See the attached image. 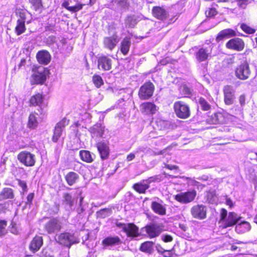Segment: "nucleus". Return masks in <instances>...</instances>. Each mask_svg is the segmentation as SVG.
Segmentation results:
<instances>
[{"label":"nucleus","instance_id":"nucleus-29","mask_svg":"<svg viewBox=\"0 0 257 257\" xmlns=\"http://www.w3.org/2000/svg\"><path fill=\"white\" fill-rule=\"evenodd\" d=\"M251 229V225L247 221H242L238 223L235 226V231L239 234L244 233L249 231Z\"/></svg>","mask_w":257,"mask_h":257},{"label":"nucleus","instance_id":"nucleus-63","mask_svg":"<svg viewBox=\"0 0 257 257\" xmlns=\"http://www.w3.org/2000/svg\"><path fill=\"white\" fill-rule=\"evenodd\" d=\"M239 103H240L241 105H244L245 104V96L243 95H241L240 96L239 98Z\"/></svg>","mask_w":257,"mask_h":257},{"label":"nucleus","instance_id":"nucleus-14","mask_svg":"<svg viewBox=\"0 0 257 257\" xmlns=\"http://www.w3.org/2000/svg\"><path fill=\"white\" fill-rule=\"evenodd\" d=\"M112 59L107 56H101L98 58V69L103 71H108L111 69Z\"/></svg>","mask_w":257,"mask_h":257},{"label":"nucleus","instance_id":"nucleus-36","mask_svg":"<svg viewBox=\"0 0 257 257\" xmlns=\"http://www.w3.org/2000/svg\"><path fill=\"white\" fill-rule=\"evenodd\" d=\"M117 42L116 38L114 37H106L103 41L105 47L111 50L114 48Z\"/></svg>","mask_w":257,"mask_h":257},{"label":"nucleus","instance_id":"nucleus-52","mask_svg":"<svg viewBox=\"0 0 257 257\" xmlns=\"http://www.w3.org/2000/svg\"><path fill=\"white\" fill-rule=\"evenodd\" d=\"M109 211V209L107 208L101 209L100 210L97 212V215L98 217L104 218L106 216V213Z\"/></svg>","mask_w":257,"mask_h":257},{"label":"nucleus","instance_id":"nucleus-24","mask_svg":"<svg viewBox=\"0 0 257 257\" xmlns=\"http://www.w3.org/2000/svg\"><path fill=\"white\" fill-rule=\"evenodd\" d=\"M236 35L234 30L231 29H226L221 31L216 38V41L218 42L224 39H228L234 37Z\"/></svg>","mask_w":257,"mask_h":257},{"label":"nucleus","instance_id":"nucleus-61","mask_svg":"<svg viewBox=\"0 0 257 257\" xmlns=\"http://www.w3.org/2000/svg\"><path fill=\"white\" fill-rule=\"evenodd\" d=\"M19 185H20V186H21L22 187L23 191H26L27 186V184L25 181L19 180Z\"/></svg>","mask_w":257,"mask_h":257},{"label":"nucleus","instance_id":"nucleus-44","mask_svg":"<svg viewBox=\"0 0 257 257\" xmlns=\"http://www.w3.org/2000/svg\"><path fill=\"white\" fill-rule=\"evenodd\" d=\"M199 104L201 109L204 111L209 110L211 107L210 105L202 97L199 98Z\"/></svg>","mask_w":257,"mask_h":257},{"label":"nucleus","instance_id":"nucleus-6","mask_svg":"<svg viewBox=\"0 0 257 257\" xmlns=\"http://www.w3.org/2000/svg\"><path fill=\"white\" fill-rule=\"evenodd\" d=\"M155 86L150 81L146 82L140 88L139 96L140 99L146 100L149 99L153 94Z\"/></svg>","mask_w":257,"mask_h":257},{"label":"nucleus","instance_id":"nucleus-9","mask_svg":"<svg viewBox=\"0 0 257 257\" xmlns=\"http://www.w3.org/2000/svg\"><path fill=\"white\" fill-rule=\"evenodd\" d=\"M196 196L195 190L181 192L174 196V199L182 204H187L193 201Z\"/></svg>","mask_w":257,"mask_h":257},{"label":"nucleus","instance_id":"nucleus-26","mask_svg":"<svg viewBox=\"0 0 257 257\" xmlns=\"http://www.w3.org/2000/svg\"><path fill=\"white\" fill-rule=\"evenodd\" d=\"M153 16L161 20H166L169 16L166 10L160 7H154L152 9Z\"/></svg>","mask_w":257,"mask_h":257},{"label":"nucleus","instance_id":"nucleus-50","mask_svg":"<svg viewBox=\"0 0 257 257\" xmlns=\"http://www.w3.org/2000/svg\"><path fill=\"white\" fill-rule=\"evenodd\" d=\"M60 205L59 204L55 203L49 209L50 214L55 215L58 213L59 211Z\"/></svg>","mask_w":257,"mask_h":257},{"label":"nucleus","instance_id":"nucleus-15","mask_svg":"<svg viewBox=\"0 0 257 257\" xmlns=\"http://www.w3.org/2000/svg\"><path fill=\"white\" fill-rule=\"evenodd\" d=\"M226 47L229 49L240 51L243 49L244 43L242 39L236 38L228 41L226 44Z\"/></svg>","mask_w":257,"mask_h":257},{"label":"nucleus","instance_id":"nucleus-54","mask_svg":"<svg viewBox=\"0 0 257 257\" xmlns=\"http://www.w3.org/2000/svg\"><path fill=\"white\" fill-rule=\"evenodd\" d=\"M227 210L224 208H222L220 212V221H223L224 222L227 217Z\"/></svg>","mask_w":257,"mask_h":257},{"label":"nucleus","instance_id":"nucleus-46","mask_svg":"<svg viewBox=\"0 0 257 257\" xmlns=\"http://www.w3.org/2000/svg\"><path fill=\"white\" fill-rule=\"evenodd\" d=\"M181 91L182 93L186 95L187 97H190L192 95L193 90L186 85H184L181 87Z\"/></svg>","mask_w":257,"mask_h":257},{"label":"nucleus","instance_id":"nucleus-58","mask_svg":"<svg viewBox=\"0 0 257 257\" xmlns=\"http://www.w3.org/2000/svg\"><path fill=\"white\" fill-rule=\"evenodd\" d=\"M8 203H5L3 204H0V213L5 212L8 207Z\"/></svg>","mask_w":257,"mask_h":257},{"label":"nucleus","instance_id":"nucleus-62","mask_svg":"<svg viewBox=\"0 0 257 257\" xmlns=\"http://www.w3.org/2000/svg\"><path fill=\"white\" fill-rule=\"evenodd\" d=\"M156 250H157V251L160 253H162L163 252H164L165 250L162 246L160 244H157L156 245Z\"/></svg>","mask_w":257,"mask_h":257},{"label":"nucleus","instance_id":"nucleus-53","mask_svg":"<svg viewBox=\"0 0 257 257\" xmlns=\"http://www.w3.org/2000/svg\"><path fill=\"white\" fill-rule=\"evenodd\" d=\"M205 14L207 17H212L217 14V11L215 8H210L206 11Z\"/></svg>","mask_w":257,"mask_h":257},{"label":"nucleus","instance_id":"nucleus-38","mask_svg":"<svg viewBox=\"0 0 257 257\" xmlns=\"http://www.w3.org/2000/svg\"><path fill=\"white\" fill-rule=\"evenodd\" d=\"M154 242L152 241H146L142 244L140 250L144 252L152 254L154 251Z\"/></svg>","mask_w":257,"mask_h":257},{"label":"nucleus","instance_id":"nucleus-40","mask_svg":"<svg viewBox=\"0 0 257 257\" xmlns=\"http://www.w3.org/2000/svg\"><path fill=\"white\" fill-rule=\"evenodd\" d=\"M38 113L36 112L31 113L29 117L28 126L29 128H35L37 126L38 122L37 119V115Z\"/></svg>","mask_w":257,"mask_h":257},{"label":"nucleus","instance_id":"nucleus-37","mask_svg":"<svg viewBox=\"0 0 257 257\" xmlns=\"http://www.w3.org/2000/svg\"><path fill=\"white\" fill-rule=\"evenodd\" d=\"M150 186L147 184L146 182H144V180L138 183H136L133 185V188L139 193H145L146 191L149 189Z\"/></svg>","mask_w":257,"mask_h":257},{"label":"nucleus","instance_id":"nucleus-8","mask_svg":"<svg viewBox=\"0 0 257 257\" xmlns=\"http://www.w3.org/2000/svg\"><path fill=\"white\" fill-rule=\"evenodd\" d=\"M213 46L212 45L203 46L195 53L197 60L199 62L205 61L211 56Z\"/></svg>","mask_w":257,"mask_h":257},{"label":"nucleus","instance_id":"nucleus-5","mask_svg":"<svg viewBox=\"0 0 257 257\" xmlns=\"http://www.w3.org/2000/svg\"><path fill=\"white\" fill-rule=\"evenodd\" d=\"M174 109L176 115L179 118L185 119L190 115L189 106L183 101H178L175 102Z\"/></svg>","mask_w":257,"mask_h":257},{"label":"nucleus","instance_id":"nucleus-18","mask_svg":"<svg viewBox=\"0 0 257 257\" xmlns=\"http://www.w3.org/2000/svg\"><path fill=\"white\" fill-rule=\"evenodd\" d=\"M62 204L67 211H72L74 209V199L72 195L68 193H64L63 195Z\"/></svg>","mask_w":257,"mask_h":257},{"label":"nucleus","instance_id":"nucleus-43","mask_svg":"<svg viewBox=\"0 0 257 257\" xmlns=\"http://www.w3.org/2000/svg\"><path fill=\"white\" fill-rule=\"evenodd\" d=\"M30 3L35 11H37L43 7L42 0H29Z\"/></svg>","mask_w":257,"mask_h":257},{"label":"nucleus","instance_id":"nucleus-7","mask_svg":"<svg viewBox=\"0 0 257 257\" xmlns=\"http://www.w3.org/2000/svg\"><path fill=\"white\" fill-rule=\"evenodd\" d=\"M17 158L20 162L27 167L34 166L36 163L35 155L27 151L20 152Z\"/></svg>","mask_w":257,"mask_h":257},{"label":"nucleus","instance_id":"nucleus-35","mask_svg":"<svg viewBox=\"0 0 257 257\" xmlns=\"http://www.w3.org/2000/svg\"><path fill=\"white\" fill-rule=\"evenodd\" d=\"M33 77L36 83L42 84L46 79L45 72L43 70H38L33 74Z\"/></svg>","mask_w":257,"mask_h":257},{"label":"nucleus","instance_id":"nucleus-31","mask_svg":"<svg viewBox=\"0 0 257 257\" xmlns=\"http://www.w3.org/2000/svg\"><path fill=\"white\" fill-rule=\"evenodd\" d=\"M131 45V42L130 37H125L123 38L120 44V51L123 55H126L128 54Z\"/></svg>","mask_w":257,"mask_h":257},{"label":"nucleus","instance_id":"nucleus-49","mask_svg":"<svg viewBox=\"0 0 257 257\" xmlns=\"http://www.w3.org/2000/svg\"><path fill=\"white\" fill-rule=\"evenodd\" d=\"M7 222L5 220L0 221V237L4 236L6 233V227Z\"/></svg>","mask_w":257,"mask_h":257},{"label":"nucleus","instance_id":"nucleus-56","mask_svg":"<svg viewBox=\"0 0 257 257\" xmlns=\"http://www.w3.org/2000/svg\"><path fill=\"white\" fill-rule=\"evenodd\" d=\"M56 37L54 36H49L46 40V43L48 45H51L56 42Z\"/></svg>","mask_w":257,"mask_h":257},{"label":"nucleus","instance_id":"nucleus-12","mask_svg":"<svg viewBox=\"0 0 257 257\" xmlns=\"http://www.w3.org/2000/svg\"><path fill=\"white\" fill-rule=\"evenodd\" d=\"M191 213L194 218L203 219L206 217V207L203 205H196L191 209Z\"/></svg>","mask_w":257,"mask_h":257},{"label":"nucleus","instance_id":"nucleus-57","mask_svg":"<svg viewBox=\"0 0 257 257\" xmlns=\"http://www.w3.org/2000/svg\"><path fill=\"white\" fill-rule=\"evenodd\" d=\"M162 239L165 242H170L173 240L172 237L170 235H162Z\"/></svg>","mask_w":257,"mask_h":257},{"label":"nucleus","instance_id":"nucleus-64","mask_svg":"<svg viewBox=\"0 0 257 257\" xmlns=\"http://www.w3.org/2000/svg\"><path fill=\"white\" fill-rule=\"evenodd\" d=\"M162 254L165 257H170L171 256V252L170 250H165Z\"/></svg>","mask_w":257,"mask_h":257},{"label":"nucleus","instance_id":"nucleus-48","mask_svg":"<svg viewBox=\"0 0 257 257\" xmlns=\"http://www.w3.org/2000/svg\"><path fill=\"white\" fill-rule=\"evenodd\" d=\"M241 29L246 33L252 34L255 33V30L245 24H242L240 26Z\"/></svg>","mask_w":257,"mask_h":257},{"label":"nucleus","instance_id":"nucleus-23","mask_svg":"<svg viewBox=\"0 0 257 257\" xmlns=\"http://www.w3.org/2000/svg\"><path fill=\"white\" fill-rule=\"evenodd\" d=\"M38 61L39 63L43 65L48 64L51 60V55L46 50H41L39 51L36 55Z\"/></svg>","mask_w":257,"mask_h":257},{"label":"nucleus","instance_id":"nucleus-42","mask_svg":"<svg viewBox=\"0 0 257 257\" xmlns=\"http://www.w3.org/2000/svg\"><path fill=\"white\" fill-rule=\"evenodd\" d=\"M112 3L122 10H126L129 7L127 0H112Z\"/></svg>","mask_w":257,"mask_h":257},{"label":"nucleus","instance_id":"nucleus-28","mask_svg":"<svg viewBox=\"0 0 257 257\" xmlns=\"http://www.w3.org/2000/svg\"><path fill=\"white\" fill-rule=\"evenodd\" d=\"M225 121V118L221 113H214L209 116L207 122L210 124L222 123Z\"/></svg>","mask_w":257,"mask_h":257},{"label":"nucleus","instance_id":"nucleus-41","mask_svg":"<svg viewBox=\"0 0 257 257\" xmlns=\"http://www.w3.org/2000/svg\"><path fill=\"white\" fill-rule=\"evenodd\" d=\"M79 155L81 160L87 163H91L93 159L90 154V152L86 150H82L79 152Z\"/></svg>","mask_w":257,"mask_h":257},{"label":"nucleus","instance_id":"nucleus-11","mask_svg":"<svg viewBox=\"0 0 257 257\" xmlns=\"http://www.w3.org/2000/svg\"><path fill=\"white\" fill-rule=\"evenodd\" d=\"M69 120L66 118H63L58 122L55 127L53 136L52 140L53 142L56 143L62 135V132L65 127L69 123Z\"/></svg>","mask_w":257,"mask_h":257},{"label":"nucleus","instance_id":"nucleus-2","mask_svg":"<svg viewBox=\"0 0 257 257\" xmlns=\"http://www.w3.org/2000/svg\"><path fill=\"white\" fill-rule=\"evenodd\" d=\"M62 226V222L60 218L52 217L45 223L44 228L49 234H54L59 232Z\"/></svg>","mask_w":257,"mask_h":257},{"label":"nucleus","instance_id":"nucleus-33","mask_svg":"<svg viewBox=\"0 0 257 257\" xmlns=\"http://www.w3.org/2000/svg\"><path fill=\"white\" fill-rule=\"evenodd\" d=\"M21 17L22 18V20H18L15 28V33L18 36L24 33L26 30L25 27V18L23 16H21Z\"/></svg>","mask_w":257,"mask_h":257},{"label":"nucleus","instance_id":"nucleus-17","mask_svg":"<svg viewBox=\"0 0 257 257\" xmlns=\"http://www.w3.org/2000/svg\"><path fill=\"white\" fill-rule=\"evenodd\" d=\"M146 229L147 234L151 238L159 236L162 231V227L155 223L146 226Z\"/></svg>","mask_w":257,"mask_h":257},{"label":"nucleus","instance_id":"nucleus-4","mask_svg":"<svg viewBox=\"0 0 257 257\" xmlns=\"http://www.w3.org/2000/svg\"><path fill=\"white\" fill-rule=\"evenodd\" d=\"M117 227L121 229L128 237H136L139 236V228L134 223L116 222Z\"/></svg>","mask_w":257,"mask_h":257},{"label":"nucleus","instance_id":"nucleus-60","mask_svg":"<svg viewBox=\"0 0 257 257\" xmlns=\"http://www.w3.org/2000/svg\"><path fill=\"white\" fill-rule=\"evenodd\" d=\"M153 179H154L155 182H160L163 180V177L161 175H158L153 176Z\"/></svg>","mask_w":257,"mask_h":257},{"label":"nucleus","instance_id":"nucleus-55","mask_svg":"<svg viewBox=\"0 0 257 257\" xmlns=\"http://www.w3.org/2000/svg\"><path fill=\"white\" fill-rule=\"evenodd\" d=\"M34 197V193H30L27 197V201L26 202V205H29V207L31 206V204H32V202Z\"/></svg>","mask_w":257,"mask_h":257},{"label":"nucleus","instance_id":"nucleus-27","mask_svg":"<svg viewBox=\"0 0 257 257\" xmlns=\"http://www.w3.org/2000/svg\"><path fill=\"white\" fill-rule=\"evenodd\" d=\"M151 208L156 214L160 215H165L166 214V204H163L157 201H153L151 203Z\"/></svg>","mask_w":257,"mask_h":257},{"label":"nucleus","instance_id":"nucleus-47","mask_svg":"<svg viewBox=\"0 0 257 257\" xmlns=\"http://www.w3.org/2000/svg\"><path fill=\"white\" fill-rule=\"evenodd\" d=\"M84 5L77 4L74 6H67V10L73 13H76L81 10Z\"/></svg>","mask_w":257,"mask_h":257},{"label":"nucleus","instance_id":"nucleus-22","mask_svg":"<svg viewBox=\"0 0 257 257\" xmlns=\"http://www.w3.org/2000/svg\"><path fill=\"white\" fill-rule=\"evenodd\" d=\"M224 102L226 104L230 105L233 103L234 98V91L232 87L230 86H226L224 89Z\"/></svg>","mask_w":257,"mask_h":257},{"label":"nucleus","instance_id":"nucleus-51","mask_svg":"<svg viewBox=\"0 0 257 257\" xmlns=\"http://www.w3.org/2000/svg\"><path fill=\"white\" fill-rule=\"evenodd\" d=\"M238 6L241 9H245L250 3L249 0H236Z\"/></svg>","mask_w":257,"mask_h":257},{"label":"nucleus","instance_id":"nucleus-30","mask_svg":"<svg viewBox=\"0 0 257 257\" xmlns=\"http://www.w3.org/2000/svg\"><path fill=\"white\" fill-rule=\"evenodd\" d=\"M143 112L146 114H154L157 111V106L152 102H145L142 104Z\"/></svg>","mask_w":257,"mask_h":257},{"label":"nucleus","instance_id":"nucleus-19","mask_svg":"<svg viewBox=\"0 0 257 257\" xmlns=\"http://www.w3.org/2000/svg\"><path fill=\"white\" fill-rule=\"evenodd\" d=\"M96 147L101 158L103 160L107 159L109 155V149L107 143L102 141L99 142L96 144Z\"/></svg>","mask_w":257,"mask_h":257},{"label":"nucleus","instance_id":"nucleus-20","mask_svg":"<svg viewBox=\"0 0 257 257\" xmlns=\"http://www.w3.org/2000/svg\"><path fill=\"white\" fill-rule=\"evenodd\" d=\"M43 244V237L41 236H35L29 244V249L33 252L38 251Z\"/></svg>","mask_w":257,"mask_h":257},{"label":"nucleus","instance_id":"nucleus-25","mask_svg":"<svg viewBox=\"0 0 257 257\" xmlns=\"http://www.w3.org/2000/svg\"><path fill=\"white\" fill-rule=\"evenodd\" d=\"M43 101V97L42 94L40 93L36 94L32 96L30 100V103L31 105L36 106L37 105L40 107V110L38 109L40 114H43L45 111L44 109L42 108L41 105L42 104Z\"/></svg>","mask_w":257,"mask_h":257},{"label":"nucleus","instance_id":"nucleus-3","mask_svg":"<svg viewBox=\"0 0 257 257\" xmlns=\"http://www.w3.org/2000/svg\"><path fill=\"white\" fill-rule=\"evenodd\" d=\"M117 227L121 229L128 237H136L139 236V228L134 223L116 222Z\"/></svg>","mask_w":257,"mask_h":257},{"label":"nucleus","instance_id":"nucleus-16","mask_svg":"<svg viewBox=\"0 0 257 257\" xmlns=\"http://www.w3.org/2000/svg\"><path fill=\"white\" fill-rule=\"evenodd\" d=\"M92 138H102L105 132V126L101 123H97L89 129Z\"/></svg>","mask_w":257,"mask_h":257},{"label":"nucleus","instance_id":"nucleus-21","mask_svg":"<svg viewBox=\"0 0 257 257\" xmlns=\"http://www.w3.org/2000/svg\"><path fill=\"white\" fill-rule=\"evenodd\" d=\"M240 218L241 217L238 216L236 213L229 212L227 217L223 222V227L227 228L234 225L238 222Z\"/></svg>","mask_w":257,"mask_h":257},{"label":"nucleus","instance_id":"nucleus-34","mask_svg":"<svg viewBox=\"0 0 257 257\" xmlns=\"http://www.w3.org/2000/svg\"><path fill=\"white\" fill-rule=\"evenodd\" d=\"M124 21L126 28H134L138 23L137 17L134 15L127 16Z\"/></svg>","mask_w":257,"mask_h":257},{"label":"nucleus","instance_id":"nucleus-13","mask_svg":"<svg viewBox=\"0 0 257 257\" xmlns=\"http://www.w3.org/2000/svg\"><path fill=\"white\" fill-rule=\"evenodd\" d=\"M121 243L122 241L121 239L116 235L107 236L102 241V245L104 249L116 245H119Z\"/></svg>","mask_w":257,"mask_h":257},{"label":"nucleus","instance_id":"nucleus-59","mask_svg":"<svg viewBox=\"0 0 257 257\" xmlns=\"http://www.w3.org/2000/svg\"><path fill=\"white\" fill-rule=\"evenodd\" d=\"M165 167L171 170H177L178 169V167L176 165H170L168 164H164Z\"/></svg>","mask_w":257,"mask_h":257},{"label":"nucleus","instance_id":"nucleus-39","mask_svg":"<svg viewBox=\"0 0 257 257\" xmlns=\"http://www.w3.org/2000/svg\"><path fill=\"white\" fill-rule=\"evenodd\" d=\"M14 197L13 190L10 188H4L0 194V200L6 199H12Z\"/></svg>","mask_w":257,"mask_h":257},{"label":"nucleus","instance_id":"nucleus-10","mask_svg":"<svg viewBox=\"0 0 257 257\" xmlns=\"http://www.w3.org/2000/svg\"><path fill=\"white\" fill-rule=\"evenodd\" d=\"M250 74L248 64L246 62L240 64L235 70L236 76L239 79H247Z\"/></svg>","mask_w":257,"mask_h":257},{"label":"nucleus","instance_id":"nucleus-1","mask_svg":"<svg viewBox=\"0 0 257 257\" xmlns=\"http://www.w3.org/2000/svg\"><path fill=\"white\" fill-rule=\"evenodd\" d=\"M56 241L60 244L70 247L72 244L79 242V239L74 233L64 232L60 233L56 238Z\"/></svg>","mask_w":257,"mask_h":257},{"label":"nucleus","instance_id":"nucleus-45","mask_svg":"<svg viewBox=\"0 0 257 257\" xmlns=\"http://www.w3.org/2000/svg\"><path fill=\"white\" fill-rule=\"evenodd\" d=\"M92 81L95 86L99 88L103 84V81L101 77L98 75H94L92 77Z\"/></svg>","mask_w":257,"mask_h":257},{"label":"nucleus","instance_id":"nucleus-32","mask_svg":"<svg viewBox=\"0 0 257 257\" xmlns=\"http://www.w3.org/2000/svg\"><path fill=\"white\" fill-rule=\"evenodd\" d=\"M79 178V175L74 172H70L65 176V179L69 186L75 184Z\"/></svg>","mask_w":257,"mask_h":257}]
</instances>
